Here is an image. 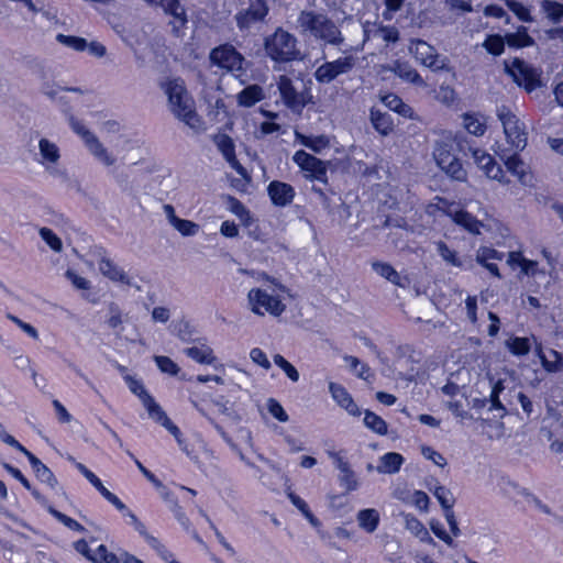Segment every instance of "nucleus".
I'll return each instance as SVG.
<instances>
[{
	"label": "nucleus",
	"mask_w": 563,
	"mask_h": 563,
	"mask_svg": "<svg viewBox=\"0 0 563 563\" xmlns=\"http://www.w3.org/2000/svg\"><path fill=\"white\" fill-rule=\"evenodd\" d=\"M218 150L222 153L230 166L242 177L246 178V169L240 164L235 156V146L233 140L227 134H219L214 137Z\"/></svg>",
	"instance_id": "a211bd4d"
},
{
	"label": "nucleus",
	"mask_w": 563,
	"mask_h": 563,
	"mask_svg": "<svg viewBox=\"0 0 563 563\" xmlns=\"http://www.w3.org/2000/svg\"><path fill=\"white\" fill-rule=\"evenodd\" d=\"M69 124L73 131L78 134L87 146L91 140H95L97 136L90 132L79 120L71 117L69 119Z\"/></svg>",
	"instance_id": "bf43d9fd"
},
{
	"label": "nucleus",
	"mask_w": 563,
	"mask_h": 563,
	"mask_svg": "<svg viewBox=\"0 0 563 563\" xmlns=\"http://www.w3.org/2000/svg\"><path fill=\"white\" fill-rule=\"evenodd\" d=\"M373 269L388 282L402 286L400 275L394 269V267L387 263L375 262L372 265Z\"/></svg>",
	"instance_id": "49530a36"
},
{
	"label": "nucleus",
	"mask_w": 563,
	"mask_h": 563,
	"mask_svg": "<svg viewBox=\"0 0 563 563\" xmlns=\"http://www.w3.org/2000/svg\"><path fill=\"white\" fill-rule=\"evenodd\" d=\"M465 130L475 136H482L487 130V118L478 112H466L463 114Z\"/></svg>",
	"instance_id": "cd10ccee"
},
{
	"label": "nucleus",
	"mask_w": 563,
	"mask_h": 563,
	"mask_svg": "<svg viewBox=\"0 0 563 563\" xmlns=\"http://www.w3.org/2000/svg\"><path fill=\"white\" fill-rule=\"evenodd\" d=\"M506 43L512 48L529 47L534 44L533 38L528 34L526 26H519L516 32L505 35Z\"/></svg>",
	"instance_id": "72a5a7b5"
},
{
	"label": "nucleus",
	"mask_w": 563,
	"mask_h": 563,
	"mask_svg": "<svg viewBox=\"0 0 563 563\" xmlns=\"http://www.w3.org/2000/svg\"><path fill=\"white\" fill-rule=\"evenodd\" d=\"M0 439L8 445L14 448L15 450L20 451L21 453H23L26 457L29 456V454H31L32 452H30L26 448H24L18 440H15L14 437H12L11 434H9L4 427L2 426V423L0 422Z\"/></svg>",
	"instance_id": "0e129e2a"
},
{
	"label": "nucleus",
	"mask_w": 563,
	"mask_h": 563,
	"mask_svg": "<svg viewBox=\"0 0 563 563\" xmlns=\"http://www.w3.org/2000/svg\"><path fill=\"white\" fill-rule=\"evenodd\" d=\"M505 69L514 81L528 92L541 86V71L519 58L506 60Z\"/></svg>",
	"instance_id": "0eeeda50"
},
{
	"label": "nucleus",
	"mask_w": 563,
	"mask_h": 563,
	"mask_svg": "<svg viewBox=\"0 0 563 563\" xmlns=\"http://www.w3.org/2000/svg\"><path fill=\"white\" fill-rule=\"evenodd\" d=\"M421 454L423 455L424 459L433 462L435 465L440 467H444L446 465L445 457L431 446L423 445L421 448Z\"/></svg>",
	"instance_id": "338daca9"
},
{
	"label": "nucleus",
	"mask_w": 563,
	"mask_h": 563,
	"mask_svg": "<svg viewBox=\"0 0 563 563\" xmlns=\"http://www.w3.org/2000/svg\"><path fill=\"white\" fill-rule=\"evenodd\" d=\"M292 159L300 169L307 173V178L325 181L327 166L321 159L302 150L297 151L294 154Z\"/></svg>",
	"instance_id": "9b49d317"
},
{
	"label": "nucleus",
	"mask_w": 563,
	"mask_h": 563,
	"mask_svg": "<svg viewBox=\"0 0 563 563\" xmlns=\"http://www.w3.org/2000/svg\"><path fill=\"white\" fill-rule=\"evenodd\" d=\"M119 369L130 391L141 400L142 405L144 406L148 416L151 417L155 411H157L161 408V406L148 394L142 379L137 378L135 375L126 373V368L124 366H120Z\"/></svg>",
	"instance_id": "f8f14e48"
},
{
	"label": "nucleus",
	"mask_w": 563,
	"mask_h": 563,
	"mask_svg": "<svg viewBox=\"0 0 563 563\" xmlns=\"http://www.w3.org/2000/svg\"><path fill=\"white\" fill-rule=\"evenodd\" d=\"M404 4V0H384L385 9L382 12L384 21H391L395 13L398 12Z\"/></svg>",
	"instance_id": "69168bd1"
},
{
	"label": "nucleus",
	"mask_w": 563,
	"mask_h": 563,
	"mask_svg": "<svg viewBox=\"0 0 563 563\" xmlns=\"http://www.w3.org/2000/svg\"><path fill=\"white\" fill-rule=\"evenodd\" d=\"M472 156L475 164L485 173L488 178L497 180L501 184L508 183L501 166L496 163L495 158L490 154L481 148H476L473 151Z\"/></svg>",
	"instance_id": "2eb2a0df"
},
{
	"label": "nucleus",
	"mask_w": 563,
	"mask_h": 563,
	"mask_svg": "<svg viewBox=\"0 0 563 563\" xmlns=\"http://www.w3.org/2000/svg\"><path fill=\"white\" fill-rule=\"evenodd\" d=\"M295 139L298 143L316 153H321L324 148L330 146V140L325 135H305L296 131Z\"/></svg>",
	"instance_id": "473e14b6"
},
{
	"label": "nucleus",
	"mask_w": 563,
	"mask_h": 563,
	"mask_svg": "<svg viewBox=\"0 0 563 563\" xmlns=\"http://www.w3.org/2000/svg\"><path fill=\"white\" fill-rule=\"evenodd\" d=\"M46 508H47V511L56 520H58L60 523H63L68 529L73 530V531L81 532V533L86 531V528L81 523H79L77 520L66 516L65 514L58 511L57 509H55L51 505H47Z\"/></svg>",
	"instance_id": "de8ad7c7"
},
{
	"label": "nucleus",
	"mask_w": 563,
	"mask_h": 563,
	"mask_svg": "<svg viewBox=\"0 0 563 563\" xmlns=\"http://www.w3.org/2000/svg\"><path fill=\"white\" fill-rule=\"evenodd\" d=\"M272 202L278 207H285L292 202L295 197L294 188L286 183L274 180L267 187Z\"/></svg>",
	"instance_id": "4be33fe9"
},
{
	"label": "nucleus",
	"mask_w": 563,
	"mask_h": 563,
	"mask_svg": "<svg viewBox=\"0 0 563 563\" xmlns=\"http://www.w3.org/2000/svg\"><path fill=\"white\" fill-rule=\"evenodd\" d=\"M40 236L45 243L55 252H60L63 249L62 240L48 228L40 229Z\"/></svg>",
	"instance_id": "052dcab7"
},
{
	"label": "nucleus",
	"mask_w": 563,
	"mask_h": 563,
	"mask_svg": "<svg viewBox=\"0 0 563 563\" xmlns=\"http://www.w3.org/2000/svg\"><path fill=\"white\" fill-rule=\"evenodd\" d=\"M393 69L397 76L409 82L418 86L424 85L422 77L407 63L396 62Z\"/></svg>",
	"instance_id": "4c0bfd02"
},
{
	"label": "nucleus",
	"mask_w": 563,
	"mask_h": 563,
	"mask_svg": "<svg viewBox=\"0 0 563 563\" xmlns=\"http://www.w3.org/2000/svg\"><path fill=\"white\" fill-rule=\"evenodd\" d=\"M439 255L444 262L454 267H461L462 261L454 250H451L444 242L440 241L435 244Z\"/></svg>",
	"instance_id": "3c124183"
},
{
	"label": "nucleus",
	"mask_w": 563,
	"mask_h": 563,
	"mask_svg": "<svg viewBox=\"0 0 563 563\" xmlns=\"http://www.w3.org/2000/svg\"><path fill=\"white\" fill-rule=\"evenodd\" d=\"M98 269L104 277L114 283H122L126 285L130 284V278L126 273L120 268L110 257H108L104 252L100 253Z\"/></svg>",
	"instance_id": "5701e85b"
},
{
	"label": "nucleus",
	"mask_w": 563,
	"mask_h": 563,
	"mask_svg": "<svg viewBox=\"0 0 563 563\" xmlns=\"http://www.w3.org/2000/svg\"><path fill=\"white\" fill-rule=\"evenodd\" d=\"M38 155L37 162L49 173L55 172V166L59 162L60 151L56 143L48 139L42 137L38 141Z\"/></svg>",
	"instance_id": "6ab92c4d"
},
{
	"label": "nucleus",
	"mask_w": 563,
	"mask_h": 563,
	"mask_svg": "<svg viewBox=\"0 0 563 563\" xmlns=\"http://www.w3.org/2000/svg\"><path fill=\"white\" fill-rule=\"evenodd\" d=\"M26 459L37 479L54 489L58 484L54 473L33 453L29 454Z\"/></svg>",
	"instance_id": "a878e982"
},
{
	"label": "nucleus",
	"mask_w": 563,
	"mask_h": 563,
	"mask_svg": "<svg viewBox=\"0 0 563 563\" xmlns=\"http://www.w3.org/2000/svg\"><path fill=\"white\" fill-rule=\"evenodd\" d=\"M501 258L503 254L492 247H481L476 255L477 262L483 265L492 275L498 278L500 277L498 265L492 261H500Z\"/></svg>",
	"instance_id": "bb28decb"
},
{
	"label": "nucleus",
	"mask_w": 563,
	"mask_h": 563,
	"mask_svg": "<svg viewBox=\"0 0 563 563\" xmlns=\"http://www.w3.org/2000/svg\"><path fill=\"white\" fill-rule=\"evenodd\" d=\"M383 103L390 110L401 114L402 117H411L412 109L404 103V101L395 93H388L382 98Z\"/></svg>",
	"instance_id": "a18cd8bd"
},
{
	"label": "nucleus",
	"mask_w": 563,
	"mask_h": 563,
	"mask_svg": "<svg viewBox=\"0 0 563 563\" xmlns=\"http://www.w3.org/2000/svg\"><path fill=\"white\" fill-rule=\"evenodd\" d=\"M90 561L92 563H120L121 558H118L114 553L109 552L106 545L100 544L95 551H92Z\"/></svg>",
	"instance_id": "603ef678"
},
{
	"label": "nucleus",
	"mask_w": 563,
	"mask_h": 563,
	"mask_svg": "<svg viewBox=\"0 0 563 563\" xmlns=\"http://www.w3.org/2000/svg\"><path fill=\"white\" fill-rule=\"evenodd\" d=\"M508 351L516 356H525L531 350V339L521 336H511L505 342Z\"/></svg>",
	"instance_id": "58836bf2"
},
{
	"label": "nucleus",
	"mask_w": 563,
	"mask_h": 563,
	"mask_svg": "<svg viewBox=\"0 0 563 563\" xmlns=\"http://www.w3.org/2000/svg\"><path fill=\"white\" fill-rule=\"evenodd\" d=\"M358 527L366 533H373L377 530L380 522V515L374 508L361 509L356 514Z\"/></svg>",
	"instance_id": "c85d7f7f"
},
{
	"label": "nucleus",
	"mask_w": 563,
	"mask_h": 563,
	"mask_svg": "<svg viewBox=\"0 0 563 563\" xmlns=\"http://www.w3.org/2000/svg\"><path fill=\"white\" fill-rule=\"evenodd\" d=\"M404 520L406 529L416 538L422 542L434 544L433 538L430 536L428 529L418 518L411 514H406L404 515Z\"/></svg>",
	"instance_id": "c756f323"
},
{
	"label": "nucleus",
	"mask_w": 563,
	"mask_h": 563,
	"mask_svg": "<svg viewBox=\"0 0 563 563\" xmlns=\"http://www.w3.org/2000/svg\"><path fill=\"white\" fill-rule=\"evenodd\" d=\"M506 4L514 14L522 22H532L530 9L517 0H506Z\"/></svg>",
	"instance_id": "5fc2aeb1"
},
{
	"label": "nucleus",
	"mask_w": 563,
	"mask_h": 563,
	"mask_svg": "<svg viewBox=\"0 0 563 563\" xmlns=\"http://www.w3.org/2000/svg\"><path fill=\"white\" fill-rule=\"evenodd\" d=\"M404 461L405 460L401 454L396 452H388L380 456L379 464L377 465L376 470L380 474H395L399 472Z\"/></svg>",
	"instance_id": "7c9ffc66"
},
{
	"label": "nucleus",
	"mask_w": 563,
	"mask_h": 563,
	"mask_svg": "<svg viewBox=\"0 0 563 563\" xmlns=\"http://www.w3.org/2000/svg\"><path fill=\"white\" fill-rule=\"evenodd\" d=\"M329 391L331 397L336 402L338 406L343 408L349 415L353 417H360L362 411L360 407L354 401L351 394L340 384L331 382L329 384Z\"/></svg>",
	"instance_id": "aec40b11"
},
{
	"label": "nucleus",
	"mask_w": 563,
	"mask_h": 563,
	"mask_svg": "<svg viewBox=\"0 0 563 563\" xmlns=\"http://www.w3.org/2000/svg\"><path fill=\"white\" fill-rule=\"evenodd\" d=\"M505 44L506 37H503L499 34H493L485 38L483 46L489 54L499 56L504 53Z\"/></svg>",
	"instance_id": "09e8293b"
},
{
	"label": "nucleus",
	"mask_w": 563,
	"mask_h": 563,
	"mask_svg": "<svg viewBox=\"0 0 563 563\" xmlns=\"http://www.w3.org/2000/svg\"><path fill=\"white\" fill-rule=\"evenodd\" d=\"M267 56L275 62H290L298 58L297 38L289 32L278 27L264 42Z\"/></svg>",
	"instance_id": "423d86ee"
},
{
	"label": "nucleus",
	"mask_w": 563,
	"mask_h": 563,
	"mask_svg": "<svg viewBox=\"0 0 563 563\" xmlns=\"http://www.w3.org/2000/svg\"><path fill=\"white\" fill-rule=\"evenodd\" d=\"M154 362L158 369L169 376H177L180 372V367L170 357L163 355H155Z\"/></svg>",
	"instance_id": "8fccbe9b"
},
{
	"label": "nucleus",
	"mask_w": 563,
	"mask_h": 563,
	"mask_svg": "<svg viewBox=\"0 0 563 563\" xmlns=\"http://www.w3.org/2000/svg\"><path fill=\"white\" fill-rule=\"evenodd\" d=\"M265 279L272 282L274 288H251L247 292V307L254 314L260 317L265 314L279 317L286 310L284 294L288 292V290L284 285L276 283L275 279H271L266 275Z\"/></svg>",
	"instance_id": "f257e3e1"
},
{
	"label": "nucleus",
	"mask_w": 563,
	"mask_h": 563,
	"mask_svg": "<svg viewBox=\"0 0 563 563\" xmlns=\"http://www.w3.org/2000/svg\"><path fill=\"white\" fill-rule=\"evenodd\" d=\"M371 119L374 128L383 135H387L393 131V120L388 113L378 110H372Z\"/></svg>",
	"instance_id": "a19ab883"
},
{
	"label": "nucleus",
	"mask_w": 563,
	"mask_h": 563,
	"mask_svg": "<svg viewBox=\"0 0 563 563\" xmlns=\"http://www.w3.org/2000/svg\"><path fill=\"white\" fill-rule=\"evenodd\" d=\"M409 52L420 64L439 69L443 67V63L439 60L435 48L422 40H412L409 45Z\"/></svg>",
	"instance_id": "dca6fc26"
},
{
	"label": "nucleus",
	"mask_w": 563,
	"mask_h": 563,
	"mask_svg": "<svg viewBox=\"0 0 563 563\" xmlns=\"http://www.w3.org/2000/svg\"><path fill=\"white\" fill-rule=\"evenodd\" d=\"M150 418L165 427L175 437L176 440L179 439V437H181L179 428L172 422V420L167 417L162 407L157 411H155Z\"/></svg>",
	"instance_id": "864d4df0"
},
{
	"label": "nucleus",
	"mask_w": 563,
	"mask_h": 563,
	"mask_svg": "<svg viewBox=\"0 0 563 563\" xmlns=\"http://www.w3.org/2000/svg\"><path fill=\"white\" fill-rule=\"evenodd\" d=\"M210 59L213 64L229 71L241 70L244 60L242 55L229 45L214 48L210 54Z\"/></svg>",
	"instance_id": "ddd939ff"
},
{
	"label": "nucleus",
	"mask_w": 563,
	"mask_h": 563,
	"mask_svg": "<svg viewBox=\"0 0 563 563\" xmlns=\"http://www.w3.org/2000/svg\"><path fill=\"white\" fill-rule=\"evenodd\" d=\"M264 97V90L261 86L250 85L238 93L236 100L239 106L249 108L263 100Z\"/></svg>",
	"instance_id": "2f4dec72"
},
{
	"label": "nucleus",
	"mask_w": 563,
	"mask_h": 563,
	"mask_svg": "<svg viewBox=\"0 0 563 563\" xmlns=\"http://www.w3.org/2000/svg\"><path fill=\"white\" fill-rule=\"evenodd\" d=\"M86 147L90 154L103 165L112 166L115 163V157L103 146L98 137L91 140Z\"/></svg>",
	"instance_id": "f704fd0d"
},
{
	"label": "nucleus",
	"mask_w": 563,
	"mask_h": 563,
	"mask_svg": "<svg viewBox=\"0 0 563 563\" xmlns=\"http://www.w3.org/2000/svg\"><path fill=\"white\" fill-rule=\"evenodd\" d=\"M364 424L366 428L379 435H385L388 432L386 421L371 410L364 411Z\"/></svg>",
	"instance_id": "ea45409f"
},
{
	"label": "nucleus",
	"mask_w": 563,
	"mask_h": 563,
	"mask_svg": "<svg viewBox=\"0 0 563 563\" xmlns=\"http://www.w3.org/2000/svg\"><path fill=\"white\" fill-rule=\"evenodd\" d=\"M267 411L279 422H287L289 417L283 406L274 398H269L266 402Z\"/></svg>",
	"instance_id": "680f3d73"
},
{
	"label": "nucleus",
	"mask_w": 563,
	"mask_h": 563,
	"mask_svg": "<svg viewBox=\"0 0 563 563\" xmlns=\"http://www.w3.org/2000/svg\"><path fill=\"white\" fill-rule=\"evenodd\" d=\"M543 368L550 373L560 372L563 368V357L555 350L539 352Z\"/></svg>",
	"instance_id": "c9c22d12"
},
{
	"label": "nucleus",
	"mask_w": 563,
	"mask_h": 563,
	"mask_svg": "<svg viewBox=\"0 0 563 563\" xmlns=\"http://www.w3.org/2000/svg\"><path fill=\"white\" fill-rule=\"evenodd\" d=\"M368 32L373 37L380 38L386 44L396 43L399 40V31L394 25L377 24Z\"/></svg>",
	"instance_id": "e433bc0d"
},
{
	"label": "nucleus",
	"mask_w": 563,
	"mask_h": 563,
	"mask_svg": "<svg viewBox=\"0 0 563 563\" xmlns=\"http://www.w3.org/2000/svg\"><path fill=\"white\" fill-rule=\"evenodd\" d=\"M507 264L512 269L519 267L525 276H536L540 273L538 262L526 258L521 252H509Z\"/></svg>",
	"instance_id": "393cba45"
},
{
	"label": "nucleus",
	"mask_w": 563,
	"mask_h": 563,
	"mask_svg": "<svg viewBox=\"0 0 563 563\" xmlns=\"http://www.w3.org/2000/svg\"><path fill=\"white\" fill-rule=\"evenodd\" d=\"M497 118L501 122L507 142V146L504 148L515 153L523 151L528 144V131L525 122L506 106L497 109Z\"/></svg>",
	"instance_id": "20e7f679"
},
{
	"label": "nucleus",
	"mask_w": 563,
	"mask_h": 563,
	"mask_svg": "<svg viewBox=\"0 0 563 563\" xmlns=\"http://www.w3.org/2000/svg\"><path fill=\"white\" fill-rule=\"evenodd\" d=\"M162 9L165 14L173 18L170 22L173 31L178 35L180 30L184 29L188 22L185 7L179 0H165Z\"/></svg>",
	"instance_id": "b1692460"
},
{
	"label": "nucleus",
	"mask_w": 563,
	"mask_h": 563,
	"mask_svg": "<svg viewBox=\"0 0 563 563\" xmlns=\"http://www.w3.org/2000/svg\"><path fill=\"white\" fill-rule=\"evenodd\" d=\"M250 358L252 360L253 363H255L256 365L261 366L262 368H264L266 371L272 367V364H271L267 355L260 347H253L250 351Z\"/></svg>",
	"instance_id": "774afa93"
},
{
	"label": "nucleus",
	"mask_w": 563,
	"mask_h": 563,
	"mask_svg": "<svg viewBox=\"0 0 563 563\" xmlns=\"http://www.w3.org/2000/svg\"><path fill=\"white\" fill-rule=\"evenodd\" d=\"M344 361L346 365L362 379H367L371 375L369 367L362 363L357 357L354 356H345Z\"/></svg>",
	"instance_id": "13d9d810"
},
{
	"label": "nucleus",
	"mask_w": 563,
	"mask_h": 563,
	"mask_svg": "<svg viewBox=\"0 0 563 563\" xmlns=\"http://www.w3.org/2000/svg\"><path fill=\"white\" fill-rule=\"evenodd\" d=\"M231 211L242 221L244 225L251 224L252 217L250 211L238 199L233 198L231 200Z\"/></svg>",
	"instance_id": "e2e57ef3"
},
{
	"label": "nucleus",
	"mask_w": 563,
	"mask_h": 563,
	"mask_svg": "<svg viewBox=\"0 0 563 563\" xmlns=\"http://www.w3.org/2000/svg\"><path fill=\"white\" fill-rule=\"evenodd\" d=\"M429 489L438 499L443 510L453 508L455 498L449 488L437 483L434 486H429Z\"/></svg>",
	"instance_id": "79ce46f5"
},
{
	"label": "nucleus",
	"mask_w": 563,
	"mask_h": 563,
	"mask_svg": "<svg viewBox=\"0 0 563 563\" xmlns=\"http://www.w3.org/2000/svg\"><path fill=\"white\" fill-rule=\"evenodd\" d=\"M70 461L75 464V467L82 474V476L100 493L102 497H104L110 492L107 487H104L100 478L82 463L76 462L73 457Z\"/></svg>",
	"instance_id": "c03bdc74"
},
{
	"label": "nucleus",
	"mask_w": 563,
	"mask_h": 563,
	"mask_svg": "<svg viewBox=\"0 0 563 563\" xmlns=\"http://www.w3.org/2000/svg\"><path fill=\"white\" fill-rule=\"evenodd\" d=\"M183 353L198 364L213 365L217 361L213 349L205 340H198L195 345L185 347Z\"/></svg>",
	"instance_id": "412c9836"
},
{
	"label": "nucleus",
	"mask_w": 563,
	"mask_h": 563,
	"mask_svg": "<svg viewBox=\"0 0 563 563\" xmlns=\"http://www.w3.org/2000/svg\"><path fill=\"white\" fill-rule=\"evenodd\" d=\"M56 40L58 43H60L69 48H73L74 51H77V52H82L87 47V41L82 37L57 34Z\"/></svg>",
	"instance_id": "6e6d98bb"
},
{
	"label": "nucleus",
	"mask_w": 563,
	"mask_h": 563,
	"mask_svg": "<svg viewBox=\"0 0 563 563\" xmlns=\"http://www.w3.org/2000/svg\"><path fill=\"white\" fill-rule=\"evenodd\" d=\"M355 57L352 55L339 57L332 62H325L314 71V78L320 84H330L340 75L347 74L355 66Z\"/></svg>",
	"instance_id": "6e6552de"
},
{
	"label": "nucleus",
	"mask_w": 563,
	"mask_h": 563,
	"mask_svg": "<svg viewBox=\"0 0 563 563\" xmlns=\"http://www.w3.org/2000/svg\"><path fill=\"white\" fill-rule=\"evenodd\" d=\"M277 87L283 102L287 108L294 112H300L305 108V97L302 93L297 92L289 77L286 75L279 76Z\"/></svg>",
	"instance_id": "4468645a"
},
{
	"label": "nucleus",
	"mask_w": 563,
	"mask_h": 563,
	"mask_svg": "<svg viewBox=\"0 0 563 563\" xmlns=\"http://www.w3.org/2000/svg\"><path fill=\"white\" fill-rule=\"evenodd\" d=\"M496 154L504 161L508 172L517 177L518 181L523 186H531L533 175L530 167L519 157V153L506 151L504 145H497Z\"/></svg>",
	"instance_id": "1a4fd4ad"
},
{
	"label": "nucleus",
	"mask_w": 563,
	"mask_h": 563,
	"mask_svg": "<svg viewBox=\"0 0 563 563\" xmlns=\"http://www.w3.org/2000/svg\"><path fill=\"white\" fill-rule=\"evenodd\" d=\"M267 13L268 7L264 0H250L249 8L236 14V24L241 30L249 29L252 24L263 21Z\"/></svg>",
	"instance_id": "f3484780"
},
{
	"label": "nucleus",
	"mask_w": 563,
	"mask_h": 563,
	"mask_svg": "<svg viewBox=\"0 0 563 563\" xmlns=\"http://www.w3.org/2000/svg\"><path fill=\"white\" fill-rule=\"evenodd\" d=\"M439 212L450 217L452 221L472 234H481L484 223L464 209H457L455 202L442 197H434L427 206V213L435 217Z\"/></svg>",
	"instance_id": "39448f33"
},
{
	"label": "nucleus",
	"mask_w": 563,
	"mask_h": 563,
	"mask_svg": "<svg viewBox=\"0 0 563 563\" xmlns=\"http://www.w3.org/2000/svg\"><path fill=\"white\" fill-rule=\"evenodd\" d=\"M173 228L177 230L183 236H194L199 232L200 227L186 219H176V222L173 224Z\"/></svg>",
	"instance_id": "4d7b16f0"
},
{
	"label": "nucleus",
	"mask_w": 563,
	"mask_h": 563,
	"mask_svg": "<svg viewBox=\"0 0 563 563\" xmlns=\"http://www.w3.org/2000/svg\"><path fill=\"white\" fill-rule=\"evenodd\" d=\"M168 97L172 112L184 123L195 130L201 129L202 122L195 111V102L180 78L167 80L163 85Z\"/></svg>",
	"instance_id": "f03ea898"
},
{
	"label": "nucleus",
	"mask_w": 563,
	"mask_h": 563,
	"mask_svg": "<svg viewBox=\"0 0 563 563\" xmlns=\"http://www.w3.org/2000/svg\"><path fill=\"white\" fill-rule=\"evenodd\" d=\"M437 165L451 178L464 181L466 172L462 163L451 153L446 145H438L433 152Z\"/></svg>",
	"instance_id": "9d476101"
},
{
	"label": "nucleus",
	"mask_w": 563,
	"mask_h": 563,
	"mask_svg": "<svg viewBox=\"0 0 563 563\" xmlns=\"http://www.w3.org/2000/svg\"><path fill=\"white\" fill-rule=\"evenodd\" d=\"M541 11L553 23H558L563 18V3L554 0H542L540 2Z\"/></svg>",
	"instance_id": "37998d69"
},
{
	"label": "nucleus",
	"mask_w": 563,
	"mask_h": 563,
	"mask_svg": "<svg viewBox=\"0 0 563 563\" xmlns=\"http://www.w3.org/2000/svg\"><path fill=\"white\" fill-rule=\"evenodd\" d=\"M302 32L328 45L339 46L344 36L335 22L327 14L314 11H302L298 16Z\"/></svg>",
	"instance_id": "7ed1b4c3"
}]
</instances>
